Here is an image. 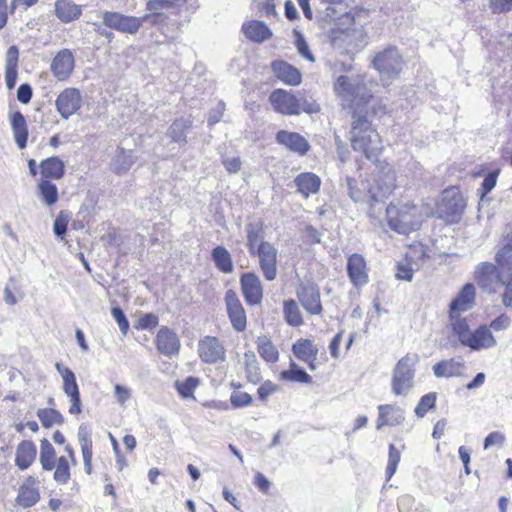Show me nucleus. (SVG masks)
<instances>
[{
	"label": "nucleus",
	"instance_id": "obj_1",
	"mask_svg": "<svg viewBox=\"0 0 512 512\" xmlns=\"http://www.w3.org/2000/svg\"><path fill=\"white\" fill-rule=\"evenodd\" d=\"M495 261V265L480 263L475 270V280L487 293H496L498 288L503 287L502 303L506 308H512V230L505 236Z\"/></svg>",
	"mask_w": 512,
	"mask_h": 512
},
{
	"label": "nucleus",
	"instance_id": "obj_2",
	"mask_svg": "<svg viewBox=\"0 0 512 512\" xmlns=\"http://www.w3.org/2000/svg\"><path fill=\"white\" fill-rule=\"evenodd\" d=\"M188 0H148L146 9L149 13L141 16H129L118 12L105 11L103 23L105 26L122 33L136 34L143 22L153 25H166L171 15L180 13Z\"/></svg>",
	"mask_w": 512,
	"mask_h": 512
},
{
	"label": "nucleus",
	"instance_id": "obj_3",
	"mask_svg": "<svg viewBox=\"0 0 512 512\" xmlns=\"http://www.w3.org/2000/svg\"><path fill=\"white\" fill-rule=\"evenodd\" d=\"M352 118L350 130L352 148L363 153L368 159L377 158L383 149L379 133L365 115L359 114Z\"/></svg>",
	"mask_w": 512,
	"mask_h": 512
},
{
	"label": "nucleus",
	"instance_id": "obj_4",
	"mask_svg": "<svg viewBox=\"0 0 512 512\" xmlns=\"http://www.w3.org/2000/svg\"><path fill=\"white\" fill-rule=\"evenodd\" d=\"M334 90L342 106L353 110L352 117L362 114L364 106L372 97L360 76H340L334 85Z\"/></svg>",
	"mask_w": 512,
	"mask_h": 512
},
{
	"label": "nucleus",
	"instance_id": "obj_5",
	"mask_svg": "<svg viewBox=\"0 0 512 512\" xmlns=\"http://www.w3.org/2000/svg\"><path fill=\"white\" fill-rule=\"evenodd\" d=\"M388 225L400 234H408L419 229L422 223V210L412 203H401L387 206Z\"/></svg>",
	"mask_w": 512,
	"mask_h": 512
},
{
	"label": "nucleus",
	"instance_id": "obj_6",
	"mask_svg": "<svg viewBox=\"0 0 512 512\" xmlns=\"http://www.w3.org/2000/svg\"><path fill=\"white\" fill-rule=\"evenodd\" d=\"M416 355L407 354L401 358L393 371L391 380L392 392L397 396H407L414 387Z\"/></svg>",
	"mask_w": 512,
	"mask_h": 512
},
{
	"label": "nucleus",
	"instance_id": "obj_7",
	"mask_svg": "<svg viewBox=\"0 0 512 512\" xmlns=\"http://www.w3.org/2000/svg\"><path fill=\"white\" fill-rule=\"evenodd\" d=\"M373 66L379 72L383 85H389L402 69V58L395 47H389L376 54Z\"/></svg>",
	"mask_w": 512,
	"mask_h": 512
},
{
	"label": "nucleus",
	"instance_id": "obj_8",
	"mask_svg": "<svg viewBox=\"0 0 512 512\" xmlns=\"http://www.w3.org/2000/svg\"><path fill=\"white\" fill-rule=\"evenodd\" d=\"M464 208L465 201L461 192L456 187H450L442 193L437 214L448 223H457L462 218Z\"/></svg>",
	"mask_w": 512,
	"mask_h": 512
},
{
	"label": "nucleus",
	"instance_id": "obj_9",
	"mask_svg": "<svg viewBox=\"0 0 512 512\" xmlns=\"http://www.w3.org/2000/svg\"><path fill=\"white\" fill-rule=\"evenodd\" d=\"M250 255L258 258L259 269L263 277L267 281H274L277 278L278 267L277 258L278 250L274 245L269 243H262L258 249L252 251Z\"/></svg>",
	"mask_w": 512,
	"mask_h": 512
},
{
	"label": "nucleus",
	"instance_id": "obj_10",
	"mask_svg": "<svg viewBox=\"0 0 512 512\" xmlns=\"http://www.w3.org/2000/svg\"><path fill=\"white\" fill-rule=\"evenodd\" d=\"M197 353L202 362L216 364L226 358V349L215 336H204L198 341Z\"/></svg>",
	"mask_w": 512,
	"mask_h": 512
},
{
	"label": "nucleus",
	"instance_id": "obj_11",
	"mask_svg": "<svg viewBox=\"0 0 512 512\" xmlns=\"http://www.w3.org/2000/svg\"><path fill=\"white\" fill-rule=\"evenodd\" d=\"M395 173L388 167L374 178V184L368 189L370 198L378 203L382 202L395 188Z\"/></svg>",
	"mask_w": 512,
	"mask_h": 512
},
{
	"label": "nucleus",
	"instance_id": "obj_12",
	"mask_svg": "<svg viewBox=\"0 0 512 512\" xmlns=\"http://www.w3.org/2000/svg\"><path fill=\"white\" fill-rule=\"evenodd\" d=\"M55 104L61 118L67 120L81 108V93L76 88H66L58 95Z\"/></svg>",
	"mask_w": 512,
	"mask_h": 512
},
{
	"label": "nucleus",
	"instance_id": "obj_13",
	"mask_svg": "<svg viewBox=\"0 0 512 512\" xmlns=\"http://www.w3.org/2000/svg\"><path fill=\"white\" fill-rule=\"evenodd\" d=\"M241 290L248 305H258L263 298L260 278L254 273H244L240 278Z\"/></svg>",
	"mask_w": 512,
	"mask_h": 512
},
{
	"label": "nucleus",
	"instance_id": "obj_14",
	"mask_svg": "<svg viewBox=\"0 0 512 512\" xmlns=\"http://www.w3.org/2000/svg\"><path fill=\"white\" fill-rule=\"evenodd\" d=\"M270 102L275 111L284 115H299L298 97L283 89H277L270 95Z\"/></svg>",
	"mask_w": 512,
	"mask_h": 512
},
{
	"label": "nucleus",
	"instance_id": "obj_15",
	"mask_svg": "<svg viewBox=\"0 0 512 512\" xmlns=\"http://www.w3.org/2000/svg\"><path fill=\"white\" fill-rule=\"evenodd\" d=\"M225 302L233 328L237 331H243L247 324L246 313L237 294L233 290H228L225 294Z\"/></svg>",
	"mask_w": 512,
	"mask_h": 512
},
{
	"label": "nucleus",
	"instance_id": "obj_16",
	"mask_svg": "<svg viewBox=\"0 0 512 512\" xmlns=\"http://www.w3.org/2000/svg\"><path fill=\"white\" fill-rule=\"evenodd\" d=\"M297 297L303 308L311 315L322 312L319 289L313 284L302 285L297 291Z\"/></svg>",
	"mask_w": 512,
	"mask_h": 512
},
{
	"label": "nucleus",
	"instance_id": "obj_17",
	"mask_svg": "<svg viewBox=\"0 0 512 512\" xmlns=\"http://www.w3.org/2000/svg\"><path fill=\"white\" fill-rule=\"evenodd\" d=\"M276 141L286 149L299 156H304L310 150L309 142L299 133L280 130L277 132Z\"/></svg>",
	"mask_w": 512,
	"mask_h": 512
},
{
	"label": "nucleus",
	"instance_id": "obj_18",
	"mask_svg": "<svg viewBox=\"0 0 512 512\" xmlns=\"http://www.w3.org/2000/svg\"><path fill=\"white\" fill-rule=\"evenodd\" d=\"M74 56L69 49L59 51L51 62V71L59 81H65L74 69Z\"/></svg>",
	"mask_w": 512,
	"mask_h": 512
},
{
	"label": "nucleus",
	"instance_id": "obj_19",
	"mask_svg": "<svg viewBox=\"0 0 512 512\" xmlns=\"http://www.w3.org/2000/svg\"><path fill=\"white\" fill-rule=\"evenodd\" d=\"M497 344L495 337L491 330L486 325L479 326L475 331H471L468 340L464 346L469 347L472 350L490 349L495 347Z\"/></svg>",
	"mask_w": 512,
	"mask_h": 512
},
{
	"label": "nucleus",
	"instance_id": "obj_20",
	"mask_svg": "<svg viewBox=\"0 0 512 512\" xmlns=\"http://www.w3.org/2000/svg\"><path fill=\"white\" fill-rule=\"evenodd\" d=\"M347 272L351 282L356 287H361L368 282L366 262L360 254H353L348 258Z\"/></svg>",
	"mask_w": 512,
	"mask_h": 512
},
{
	"label": "nucleus",
	"instance_id": "obj_21",
	"mask_svg": "<svg viewBox=\"0 0 512 512\" xmlns=\"http://www.w3.org/2000/svg\"><path fill=\"white\" fill-rule=\"evenodd\" d=\"M475 287L471 283L465 284L456 298L450 304L449 314H461L466 312L475 304Z\"/></svg>",
	"mask_w": 512,
	"mask_h": 512
},
{
	"label": "nucleus",
	"instance_id": "obj_22",
	"mask_svg": "<svg viewBox=\"0 0 512 512\" xmlns=\"http://www.w3.org/2000/svg\"><path fill=\"white\" fill-rule=\"evenodd\" d=\"M465 368L462 360L450 358L435 363L432 371L437 378H452L463 376Z\"/></svg>",
	"mask_w": 512,
	"mask_h": 512
},
{
	"label": "nucleus",
	"instance_id": "obj_23",
	"mask_svg": "<svg viewBox=\"0 0 512 512\" xmlns=\"http://www.w3.org/2000/svg\"><path fill=\"white\" fill-rule=\"evenodd\" d=\"M378 411L377 429H381L383 426L399 425L405 419L403 409L396 405H379Z\"/></svg>",
	"mask_w": 512,
	"mask_h": 512
},
{
	"label": "nucleus",
	"instance_id": "obj_24",
	"mask_svg": "<svg viewBox=\"0 0 512 512\" xmlns=\"http://www.w3.org/2000/svg\"><path fill=\"white\" fill-rule=\"evenodd\" d=\"M156 345L162 354L171 356L179 352L180 341L176 333L167 327H162L157 333Z\"/></svg>",
	"mask_w": 512,
	"mask_h": 512
},
{
	"label": "nucleus",
	"instance_id": "obj_25",
	"mask_svg": "<svg viewBox=\"0 0 512 512\" xmlns=\"http://www.w3.org/2000/svg\"><path fill=\"white\" fill-rule=\"evenodd\" d=\"M275 76L286 84L297 86L301 83V73L297 68L284 61L272 63Z\"/></svg>",
	"mask_w": 512,
	"mask_h": 512
},
{
	"label": "nucleus",
	"instance_id": "obj_26",
	"mask_svg": "<svg viewBox=\"0 0 512 512\" xmlns=\"http://www.w3.org/2000/svg\"><path fill=\"white\" fill-rule=\"evenodd\" d=\"M294 183L299 193L305 198L319 191L321 179L312 172H303L296 176Z\"/></svg>",
	"mask_w": 512,
	"mask_h": 512
},
{
	"label": "nucleus",
	"instance_id": "obj_27",
	"mask_svg": "<svg viewBox=\"0 0 512 512\" xmlns=\"http://www.w3.org/2000/svg\"><path fill=\"white\" fill-rule=\"evenodd\" d=\"M242 31L244 35L254 42H263L272 36L269 27L262 21L250 20L243 24Z\"/></svg>",
	"mask_w": 512,
	"mask_h": 512
},
{
	"label": "nucleus",
	"instance_id": "obj_28",
	"mask_svg": "<svg viewBox=\"0 0 512 512\" xmlns=\"http://www.w3.org/2000/svg\"><path fill=\"white\" fill-rule=\"evenodd\" d=\"M55 15L63 23H69L78 19L82 13L80 5L72 0H57L54 4Z\"/></svg>",
	"mask_w": 512,
	"mask_h": 512
},
{
	"label": "nucleus",
	"instance_id": "obj_29",
	"mask_svg": "<svg viewBox=\"0 0 512 512\" xmlns=\"http://www.w3.org/2000/svg\"><path fill=\"white\" fill-rule=\"evenodd\" d=\"M40 499L39 490L33 479L29 478L19 488L17 503L23 508L34 506Z\"/></svg>",
	"mask_w": 512,
	"mask_h": 512
},
{
	"label": "nucleus",
	"instance_id": "obj_30",
	"mask_svg": "<svg viewBox=\"0 0 512 512\" xmlns=\"http://www.w3.org/2000/svg\"><path fill=\"white\" fill-rule=\"evenodd\" d=\"M11 126L17 146L24 149L28 140V128L22 113L17 111L12 115Z\"/></svg>",
	"mask_w": 512,
	"mask_h": 512
},
{
	"label": "nucleus",
	"instance_id": "obj_31",
	"mask_svg": "<svg viewBox=\"0 0 512 512\" xmlns=\"http://www.w3.org/2000/svg\"><path fill=\"white\" fill-rule=\"evenodd\" d=\"M65 165L58 157H50L40 164V172L45 178L60 179L63 177Z\"/></svg>",
	"mask_w": 512,
	"mask_h": 512
},
{
	"label": "nucleus",
	"instance_id": "obj_32",
	"mask_svg": "<svg viewBox=\"0 0 512 512\" xmlns=\"http://www.w3.org/2000/svg\"><path fill=\"white\" fill-rule=\"evenodd\" d=\"M354 32L350 29L335 27L331 30V43L334 48L349 51L354 40Z\"/></svg>",
	"mask_w": 512,
	"mask_h": 512
},
{
	"label": "nucleus",
	"instance_id": "obj_33",
	"mask_svg": "<svg viewBox=\"0 0 512 512\" xmlns=\"http://www.w3.org/2000/svg\"><path fill=\"white\" fill-rule=\"evenodd\" d=\"M293 354L301 361L316 360L318 348L309 339H301L293 344Z\"/></svg>",
	"mask_w": 512,
	"mask_h": 512
},
{
	"label": "nucleus",
	"instance_id": "obj_34",
	"mask_svg": "<svg viewBox=\"0 0 512 512\" xmlns=\"http://www.w3.org/2000/svg\"><path fill=\"white\" fill-rule=\"evenodd\" d=\"M256 344L258 353L266 362L274 363L279 359V352L268 336L257 337Z\"/></svg>",
	"mask_w": 512,
	"mask_h": 512
},
{
	"label": "nucleus",
	"instance_id": "obj_35",
	"mask_svg": "<svg viewBox=\"0 0 512 512\" xmlns=\"http://www.w3.org/2000/svg\"><path fill=\"white\" fill-rule=\"evenodd\" d=\"M212 259L216 267L223 273L233 272V262L229 251L222 246H217L212 250Z\"/></svg>",
	"mask_w": 512,
	"mask_h": 512
},
{
	"label": "nucleus",
	"instance_id": "obj_36",
	"mask_svg": "<svg viewBox=\"0 0 512 512\" xmlns=\"http://www.w3.org/2000/svg\"><path fill=\"white\" fill-rule=\"evenodd\" d=\"M134 163V156L131 151L120 149L111 162L112 170L117 174L125 173Z\"/></svg>",
	"mask_w": 512,
	"mask_h": 512
},
{
	"label": "nucleus",
	"instance_id": "obj_37",
	"mask_svg": "<svg viewBox=\"0 0 512 512\" xmlns=\"http://www.w3.org/2000/svg\"><path fill=\"white\" fill-rule=\"evenodd\" d=\"M280 379L298 383L312 382V377L304 370L300 369L293 360H291L290 362V369L282 371L280 373Z\"/></svg>",
	"mask_w": 512,
	"mask_h": 512
},
{
	"label": "nucleus",
	"instance_id": "obj_38",
	"mask_svg": "<svg viewBox=\"0 0 512 512\" xmlns=\"http://www.w3.org/2000/svg\"><path fill=\"white\" fill-rule=\"evenodd\" d=\"M55 368L62 377L63 390L65 394L69 396L75 393H79V388L73 371L67 367H63L60 363H57Z\"/></svg>",
	"mask_w": 512,
	"mask_h": 512
},
{
	"label": "nucleus",
	"instance_id": "obj_39",
	"mask_svg": "<svg viewBox=\"0 0 512 512\" xmlns=\"http://www.w3.org/2000/svg\"><path fill=\"white\" fill-rule=\"evenodd\" d=\"M244 365L248 381L257 384L261 380V375L257 357L253 351L244 354Z\"/></svg>",
	"mask_w": 512,
	"mask_h": 512
},
{
	"label": "nucleus",
	"instance_id": "obj_40",
	"mask_svg": "<svg viewBox=\"0 0 512 512\" xmlns=\"http://www.w3.org/2000/svg\"><path fill=\"white\" fill-rule=\"evenodd\" d=\"M190 119L180 118L175 120L168 130L169 137L177 143L186 142L185 131L191 126Z\"/></svg>",
	"mask_w": 512,
	"mask_h": 512
},
{
	"label": "nucleus",
	"instance_id": "obj_41",
	"mask_svg": "<svg viewBox=\"0 0 512 512\" xmlns=\"http://www.w3.org/2000/svg\"><path fill=\"white\" fill-rule=\"evenodd\" d=\"M451 326L453 332L457 335L460 343L464 346L465 342L468 340L471 330L466 322L465 318H461L460 314H449Z\"/></svg>",
	"mask_w": 512,
	"mask_h": 512
},
{
	"label": "nucleus",
	"instance_id": "obj_42",
	"mask_svg": "<svg viewBox=\"0 0 512 512\" xmlns=\"http://www.w3.org/2000/svg\"><path fill=\"white\" fill-rule=\"evenodd\" d=\"M283 312L285 320L290 326L297 327L303 323L300 309L294 300L284 301Z\"/></svg>",
	"mask_w": 512,
	"mask_h": 512
},
{
	"label": "nucleus",
	"instance_id": "obj_43",
	"mask_svg": "<svg viewBox=\"0 0 512 512\" xmlns=\"http://www.w3.org/2000/svg\"><path fill=\"white\" fill-rule=\"evenodd\" d=\"M247 232V247L249 253L258 249L262 243H269L264 240L262 229L256 224H248Z\"/></svg>",
	"mask_w": 512,
	"mask_h": 512
},
{
	"label": "nucleus",
	"instance_id": "obj_44",
	"mask_svg": "<svg viewBox=\"0 0 512 512\" xmlns=\"http://www.w3.org/2000/svg\"><path fill=\"white\" fill-rule=\"evenodd\" d=\"M38 189L41 198L48 205H54L58 200V190L55 184L47 180H42L38 184Z\"/></svg>",
	"mask_w": 512,
	"mask_h": 512
},
{
	"label": "nucleus",
	"instance_id": "obj_45",
	"mask_svg": "<svg viewBox=\"0 0 512 512\" xmlns=\"http://www.w3.org/2000/svg\"><path fill=\"white\" fill-rule=\"evenodd\" d=\"M37 416L45 427H50L53 424L63 422V416L54 409H39Z\"/></svg>",
	"mask_w": 512,
	"mask_h": 512
},
{
	"label": "nucleus",
	"instance_id": "obj_46",
	"mask_svg": "<svg viewBox=\"0 0 512 512\" xmlns=\"http://www.w3.org/2000/svg\"><path fill=\"white\" fill-rule=\"evenodd\" d=\"M435 403L436 393L431 392L422 396L415 408L416 415L420 418H423L429 410L435 407Z\"/></svg>",
	"mask_w": 512,
	"mask_h": 512
},
{
	"label": "nucleus",
	"instance_id": "obj_47",
	"mask_svg": "<svg viewBox=\"0 0 512 512\" xmlns=\"http://www.w3.org/2000/svg\"><path fill=\"white\" fill-rule=\"evenodd\" d=\"M199 380L195 377H188L184 381L175 383L176 389L182 397H192L195 388L198 386Z\"/></svg>",
	"mask_w": 512,
	"mask_h": 512
},
{
	"label": "nucleus",
	"instance_id": "obj_48",
	"mask_svg": "<svg viewBox=\"0 0 512 512\" xmlns=\"http://www.w3.org/2000/svg\"><path fill=\"white\" fill-rule=\"evenodd\" d=\"M36 458V450H17L16 465L21 469H27Z\"/></svg>",
	"mask_w": 512,
	"mask_h": 512
},
{
	"label": "nucleus",
	"instance_id": "obj_49",
	"mask_svg": "<svg viewBox=\"0 0 512 512\" xmlns=\"http://www.w3.org/2000/svg\"><path fill=\"white\" fill-rule=\"evenodd\" d=\"M70 478L69 465L64 457H59L56 464L54 479L59 483H66Z\"/></svg>",
	"mask_w": 512,
	"mask_h": 512
},
{
	"label": "nucleus",
	"instance_id": "obj_50",
	"mask_svg": "<svg viewBox=\"0 0 512 512\" xmlns=\"http://www.w3.org/2000/svg\"><path fill=\"white\" fill-rule=\"evenodd\" d=\"M19 49L16 45L8 48L5 55V69H18Z\"/></svg>",
	"mask_w": 512,
	"mask_h": 512
},
{
	"label": "nucleus",
	"instance_id": "obj_51",
	"mask_svg": "<svg viewBox=\"0 0 512 512\" xmlns=\"http://www.w3.org/2000/svg\"><path fill=\"white\" fill-rule=\"evenodd\" d=\"M295 44L299 54L303 58L309 60L310 62H315V58L309 49L308 43L300 33H297Z\"/></svg>",
	"mask_w": 512,
	"mask_h": 512
},
{
	"label": "nucleus",
	"instance_id": "obj_52",
	"mask_svg": "<svg viewBox=\"0 0 512 512\" xmlns=\"http://www.w3.org/2000/svg\"><path fill=\"white\" fill-rule=\"evenodd\" d=\"M230 402L234 407H244L252 402V397L246 392L234 391L230 396Z\"/></svg>",
	"mask_w": 512,
	"mask_h": 512
},
{
	"label": "nucleus",
	"instance_id": "obj_53",
	"mask_svg": "<svg viewBox=\"0 0 512 512\" xmlns=\"http://www.w3.org/2000/svg\"><path fill=\"white\" fill-rule=\"evenodd\" d=\"M111 314L114 317L115 321L117 322L122 334L126 335L128 329H129V322H128L124 312L122 311V309L119 307H113L111 309Z\"/></svg>",
	"mask_w": 512,
	"mask_h": 512
},
{
	"label": "nucleus",
	"instance_id": "obj_54",
	"mask_svg": "<svg viewBox=\"0 0 512 512\" xmlns=\"http://www.w3.org/2000/svg\"><path fill=\"white\" fill-rule=\"evenodd\" d=\"M298 104H299V114L301 112H305L308 114L318 113L320 111L319 104L311 99H307L304 97L298 98Z\"/></svg>",
	"mask_w": 512,
	"mask_h": 512
},
{
	"label": "nucleus",
	"instance_id": "obj_55",
	"mask_svg": "<svg viewBox=\"0 0 512 512\" xmlns=\"http://www.w3.org/2000/svg\"><path fill=\"white\" fill-rule=\"evenodd\" d=\"M498 174H499V171L494 170V171L489 172L485 176V178L482 182V187H481L482 197L485 196L486 194H488L489 192H491L492 189L495 187V185L497 183Z\"/></svg>",
	"mask_w": 512,
	"mask_h": 512
},
{
	"label": "nucleus",
	"instance_id": "obj_56",
	"mask_svg": "<svg viewBox=\"0 0 512 512\" xmlns=\"http://www.w3.org/2000/svg\"><path fill=\"white\" fill-rule=\"evenodd\" d=\"M115 397L121 407H125L126 402L131 398L132 392L126 386L116 384L114 386Z\"/></svg>",
	"mask_w": 512,
	"mask_h": 512
},
{
	"label": "nucleus",
	"instance_id": "obj_57",
	"mask_svg": "<svg viewBox=\"0 0 512 512\" xmlns=\"http://www.w3.org/2000/svg\"><path fill=\"white\" fill-rule=\"evenodd\" d=\"M400 458H401V456H400L399 450H390V452H389V459H388V465H387V468H386V476H387L388 480L396 472V469H397L398 463L400 461Z\"/></svg>",
	"mask_w": 512,
	"mask_h": 512
},
{
	"label": "nucleus",
	"instance_id": "obj_58",
	"mask_svg": "<svg viewBox=\"0 0 512 512\" xmlns=\"http://www.w3.org/2000/svg\"><path fill=\"white\" fill-rule=\"evenodd\" d=\"M490 8L493 13H507L512 10V0H491Z\"/></svg>",
	"mask_w": 512,
	"mask_h": 512
},
{
	"label": "nucleus",
	"instance_id": "obj_59",
	"mask_svg": "<svg viewBox=\"0 0 512 512\" xmlns=\"http://www.w3.org/2000/svg\"><path fill=\"white\" fill-rule=\"evenodd\" d=\"M511 325V318L506 314H501L491 321L490 329L494 331H501L507 329Z\"/></svg>",
	"mask_w": 512,
	"mask_h": 512
},
{
	"label": "nucleus",
	"instance_id": "obj_60",
	"mask_svg": "<svg viewBox=\"0 0 512 512\" xmlns=\"http://www.w3.org/2000/svg\"><path fill=\"white\" fill-rule=\"evenodd\" d=\"M32 98V88L29 84H21L17 90V99L22 104H28Z\"/></svg>",
	"mask_w": 512,
	"mask_h": 512
},
{
	"label": "nucleus",
	"instance_id": "obj_61",
	"mask_svg": "<svg viewBox=\"0 0 512 512\" xmlns=\"http://www.w3.org/2000/svg\"><path fill=\"white\" fill-rule=\"evenodd\" d=\"M505 437L500 432H492L490 433L484 441V448H489L491 446H501L504 444Z\"/></svg>",
	"mask_w": 512,
	"mask_h": 512
},
{
	"label": "nucleus",
	"instance_id": "obj_62",
	"mask_svg": "<svg viewBox=\"0 0 512 512\" xmlns=\"http://www.w3.org/2000/svg\"><path fill=\"white\" fill-rule=\"evenodd\" d=\"M41 463L44 469L52 470L55 467L54 450H42Z\"/></svg>",
	"mask_w": 512,
	"mask_h": 512
},
{
	"label": "nucleus",
	"instance_id": "obj_63",
	"mask_svg": "<svg viewBox=\"0 0 512 512\" xmlns=\"http://www.w3.org/2000/svg\"><path fill=\"white\" fill-rule=\"evenodd\" d=\"M158 325V317L155 314L148 313L140 317L139 326L142 329H152Z\"/></svg>",
	"mask_w": 512,
	"mask_h": 512
},
{
	"label": "nucleus",
	"instance_id": "obj_64",
	"mask_svg": "<svg viewBox=\"0 0 512 512\" xmlns=\"http://www.w3.org/2000/svg\"><path fill=\"white\" fill-rule=\"evenodd\" d=\"M276 390L277 386L274 383H272L271 381H266L258 388L259 398L264 401L270 395L276 392Z\"/></svg>",
	"mask_w": 512,
	"mask_h": 512
}]
</instances>
